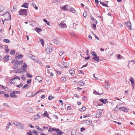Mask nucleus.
Returning <instances> with one entry per match:
<instances>
[{
    "label": "nucleus",
    "mask_w": 135,
    "mask_h": 135,
    "mask_svg": "<svg viewBox=\"0 0 135 135\" xmlns=\"http://www.w3.org/2000/svg\"><path fill=\"white\" fill-rule=\"evenodd\" d=\"M52 131H56L57 132V135H61L64 133L62 131H60V130L58 128H52L51 127H50L49 128L48 131L51 132Z\"/></svg>",
    "instance_id": "obj_1"
},
{
    "label": "nucleus",
    "mask_w": 135,
    "mask_h": 135,
    "mask_svg": "<svg viewBox=\"0 0 135 135\" xmlns=\"http://www.w3.org/2000/svg\"><path fill=\"white\" fill-rule=\"evenodd\" d=\"M27 10L26 9H21L18 12V14L19 15H24L27 16Z\"/></svg>",
    "instance_id": "obj_2"
},
{
    "label": "nucleus",
    "mask_w": 135,
    "mask_h": 135,
    "mask_svg": "<svg viewBox=\"0 0 135 135\" xmlns=\"http://www.w3.org/2000/svg\"><path fill=\"white\" fill-rule=\"evenodd\" d=\"M3 16L4 17L5 16H8V17H9L10 18H8V19H7L6 18H5L4 19V21H3V20H2V21L4 22V21H8L10 19H11V15H10V14L9 13L7 12H6L4 14H3Z\"/></svg>",
    "instance_id": "obj_3"
},
{
    "label": "nucleus",
    "mask_w": 135,
    "mask_h": 135,
    "mask_svg": "<svg viewBox=\"0 0 135 135\" xmlns=\"http://www.w3.org/2000/svg\"><path fill=\"white\" fill-rule=\"evenodd\" d=\"M27 67V64L25 63H24L23 65L21 67V69L23 70L22 73H24L27 70L26 68Z\"/></svg>",
    "instance_id": "obj_4"
},
{
    "label": "nucleus",
    "mask_w": 135,
    "mask_h": 135,
    "mask_svg": "<svg viewBox=\"0 0 135 135\" xmlns=\"http://www.w3.org/2000/svg\"><path fill=\"white\" fill-rule=\"evenodd\" d=\"M61 66L63 68H66L69 66V64L67 62H63L61 63Z\"/></svg>",
    "instance_id": "obj_5"
},
{
    "label": "nucleus",
    "mask_w": 135,
    "mask_h": 135,
    "mask_svg": "<svg viewBox=\"0 0 135 135\" xmlns=\"http://www.w3.org/2000/svg\"><path fill=\"white\" fill-rule=\"evenodd\" d=\"M35 79L37 80L40 83L42 82V78L40 76H37L36 77Z\"/></svg>",
    "instance_id": "obj_6"
},
{
    "label": "nucleus",
    "mask_w": 135,
    "mask_h": 135,
    "mask_svg": "<svg viewBox=\"0 0 135 135\" xmlns=\"http://www.w3.org/2000/svg\"><path fill=\"white\" fill-rule=\"evenodd\" d=\"M84 123L86 125H89L91 123L92 121L91 120H88L83 121Z\"/></svg>",
    "instance_id": "obj_7"
},
{
    "label": "nucleus",
    "mask_w": 135,
    "mask_h": 135,
    "mask_svg": "<svg viewBox=\"0 0 135 135\" xmlns=\"http://www.w3.org/2000/svg\"><path fill=\"white\" fill-rule=\"evenodd\" d=\"M52 51V48L50 47H47L46 50V51L48 54L50 53Z\"/></svg>",
    "instance_id": "obj_8"
},
{
    "label": "nucleus",
    "mask_w": 135,
    "mask_h": 135,
    "mask_svg": "<svg viewBox=\"0 0 135 135\" xmlns=\"http://www.w3.org/2000/svg\"><path fill=\"white\" fill-rule=\"evenodd\" d=\"M29 56L32 59L36 62H37V58L36 57L33 56L31 54H30Z\"/></svg>",
    "instance_id": "obj_9"
},
{
    "label": "nucleus",
    "mask_w": 135,
    "mask_h": 135,
    "mask_svg": "<svg viewBox=\"0 0 135 135\" xmlns=\"http://www.w3.org/2000/svg\"><path fill=\"white\" fill-rule=\"evenodd\" d=\"M92 59L95 61H99V56H97V55H96V56H94L93 57Z\"/></svg>",
    "instance_id": "obj_10"
},
{
    "label": "nucleus",
    "mask_w": 135,
    "mask_h": 135,
    "mask_svg": "<svg viewBox=\"0 0 135 135\" xmlns=\"http://www.w3.org/2000/svg\"><path fill=\"white\" fill-rule=\"evenodd\" d=\"M28 3H24L21 6V7L28 8Z\"/></svg>",
    "instance_id": "obj_11"
},
{
    "label": "nucleus",
    "mask_w": 135,
    "mask_h": 135,
    "mask_svg": "<svg viewBox=\"0 0 135 135\" xmlns=\"http://www.w3.org/2000/svg\"><path fill=\"white\" fill-rule=\"evenodd\" d=\"M59 26L61 28H66L67 27V26L66 24L63 23H60L59 25Z\"/></svg>",
    "instance_id": "obj_12"
},
{
    "label": "nucleus",
    "mask_w": 135,
    "mask_h": 135,
    "mask_svg": "<svg viewBox=\"0 0 135 135\" xmlns=\"http://www.w3.org/2000/svg\"><path fill=\"white\" fill-rule=\"evenodd\" d=\"M90 17L91 20L94 23L96 24H97L98 23V22L97 20L95 19H94L93 16H91Z\"/></svg>",
    "instance_id": "obj_13"
},
{
    "label": "nucleus",
    "mask_w": 135,
    "mask_h": 135,
    "mask_svg": "<svg viewBox=\"0 0 135 135\" xmlns=\"http://www.w3.org/2000/svg\"><path fill=\"white\" fill-rule=\"evenodd\" d=\"M42 116L44 117H47L48 118H50L49 116V114L46 111H45V112L42 114Z\"/></svg>",
    "instance_id": "obj_14"
},
{
    "label": "nucleus",
    "mask_w": 135,
    "mask_h": 135,
    "mask_svg": "<svg viewBox=\"0 0 135 135\" xmlns=\"http://www.w3.org/2000/svg\"><path fill=\"white\" fill-rule=\"evenodd\" d=\"M127 24V27H128L129 28V29H130V30H131V22L129 21H128L127 22V23L126 24Z\"/></svg>",
    "instance_id": "obj_15"
},
{
    "label": "nucleus",
    "mask_w": 135,
    "mask_h": 135,
    "mask_svg": "<svg viewBox=\"0 0 135 135\" xmlns=\"http://www.w3.org/2000/svg\"><path fill=\"white\" fill-rule=\"evenodd\" d=\"M32 92L30 91L27 94L26 96L27 97H33L35 95V94L33 95H32Z\"/></svg>",
    "instance_id": "obj_16"
},
{
    "label": "nucleus",
    "mask_w": 135,
    "mask_h": 135,
    "mask_svg": "<svg viewBox=\"0 0 135 135\" xmlns=\"http://www.w3.org/2000/svg\"><path fill=\"white\" fill-rule=\"evenodd\" d=\"M15 65L16 66H18V67L20 65V61L19 60L15 61Z\"/></svg>",
    "instance_id": "obj_17"
},
{
    "label": "nucleus",
    "mask_w": 135,
    "mask_h": 135,
    "mask_svg": "<svg viewBox=\"0 0 135 135\" xmlns=\"http://www.w3.org/2000/svg\"><path fill=\"white\" fill-rule=\"evenodd\" d=\"M13 123L15 125H16V126H20L21 124V123L16 121H15L13 122Z\"/></svg>",
    "instance_id": "obj_18"
},
{
    "label": "nucleus",
    "mask_w": 135,
    "mask_h": 135,
    "mask_svg": "<svg viewBox=\"0 0 135 135\" xmlns=\"http://www.w3.org/2000/svg\"><path fill=\"white\" fill-rule=\"evenodd\" d=\"M129 80L131 82V84H134V81L133 77H131Z\"/></svg>",
    "instance_id": "obj_19"
},
{
    "label": "nucleus",
    "mask_w": 135,
    "mask_h": 135,
    "mask_svg": "<svg viewBox=\"0 0 135 135\" xmlns=\"http://www.w3.org/2000/svg\"><path fill=\"white\" fill-rule=\"evenodd\" d=\"M9 55H6L4 57L3 59L5 61H7L9 59Z\"/></svg>",
    "instance_id": "obj_20"
},
{
    "label": "nucleus",
    "mask_w": 135,
    "mask_h": 135,
    "mask_svg": "<svg viewBox=\"0 0 135 135\" xmlns=\"http://www.w3.org/2000/svg\"><path fill=\"white\" fill-rule=\"evenodd\" d=\"M69 73L71 75H73L75 73V71L73 69H71L69 70Z\"/></svg>",
    "instance_id": "obj_21"
},
{
    "label": "nucleus",
    "mask_w": 135,
    "mask_h": 135,
    "mask_svg": "<svg viewBox=\"0 0 135 135\" xmlns=\"http://www.w3.org/2000/svg\"><path fill=\"white\" fill-rule=\"evenodd\" d=\"M84 84L85 83L81 81H79L78 83V84L81 86L84 85Z\"/></svg>",
    "instance_id": "obj_22"
},
{
    "label": "nucleus",
    "mask_w": 135,
    "mask_h": 135,
    "mask_svg": "<svg viewBox=\"0 0 135 135\" xmlns=\"http://www.w3.org/2000/svg\"><path fill=\"white\" fill-rule=\"evenodd\" d=\"M21 71L20 68L18 69L15 70V72L16 73H21Z\"/></svg>",
    "instance_id": "obj_23"
},
{
    "label": "nucleus",
    "mask_w": 135,
    "mask_h": 135,
    "mask_svg": "<svg viewBox=\"0 0 135 135\" xmlns=\"http://www.w3.org/2000/svg\"><path fill=\"white\" fill-rule=\"evenodd\" d=\"M101 115L100 113H98V112H97L96 114V117L97 118H99L100 117Z\"/></svg>",
    "instance_id": "obj_24"
},
{
    "label": "nucleus",
    "mask_w": 135,
    "mask_h": 135,
    "mask_svg": "<svg viewBox=\"0 0 135 135\" xmlns=\"http://www.w3.org/2000/svg\"><path fill=\"white\" fill-rule=\"evenodd\" d=\"M35 30L38 33L42 31V30L41 28H38L37 27L36 28Z\"/></svg>",
    "instance_id": "obj_25"
},
{
    "label": "nucleus",
    "mask_w": 135,
    "mask_h": 135,
    "mask_svg": "<svg viewBox=\"0 0 135 135\" xmlns=\"http://www.w3.org/2000/svg\"><path fill=\"white\" fill-rule=\"evenodd\" d=\"M5 48L6 52H8L9 51V49H8V46L7 45H5Z\"/></svg>",
    "instance_id": "obj_26"
},
{
    "label": "nucleus",
    "mask_w": 135,
    "mask_h": 135,
    "mask_svg": "<svg viewBox=\"0 0 135 135\" xmlns=\"http://www.w3.org/2000/svg\"><path fill=\"white\" fill-rule=\"evenodd\" d=\"M23 55H20L18 56H16V58L17 59H20L23 57Z\"/></svg>",
    "instance_id": "obj_27"
},
{
    "label": "nucleus",
    "mask_w": 135,
    "mask_h": 135,
    "mask_svg": "<svg viewBox=\"0 0 135 135\" xmlns=\"http://www.w3.org/2000/svg\"><path fill=\"white\" fill-rule=\"evenodd\" d=\"M100 3L103 6H105L107 7H108L107 5L105 3H104L102 2H100Z\"/></svg>",
    "instance_id": "obj_28"
},
{
    "label": "nucleus",
    "mask_w": 135,
    "mask_h": 135,
    "mask_svg": "<svg viewBox=\"0 0 135 135\" xmlns=\"http://www.w3.org/2000/svg\"><path fill=\"white\" fill-rule=\"evenodd\" d=\"M43 21L45 22L48 25H50V22L48 21L46 19H44Z\"/></svg>",
    "instance_id": "obj_29"
},
{
    "label": "nucleus",
    "mask_w": 135,
    "mask_h": 135,
    "mask_svg": "<svg viewBox=\"0 0 135 135\" xmlns=\"http://www.w3.org/2000/svg\"><path fill=\"white\" fill-rule=\"evenodd\" d=\"M86 107L85 106H84L82 107L79 110H80L81 111H84V110H86Z\"/></svg>",
    "instance_id": "obj_30"
},
{
    "label": "nucleus",
    "mask_w": 135,
    "mask_h": 135,
    "mask_svg": "<svg viewBox=\"0 0 135 135\" xmlns=\"http://www.w3.org/2000/svg\"><path fill=\"white\" fill-rule=\"evenodd\" d=\"M3 41L8 43H9L10 42V40H9L7 39H4L3 40Z\"/></svg>",
    "instance_id": "obj_31"
},
{
    "label": "nucleus",
    "mask_w": 135,
    "mask_h": 135,
    "mask_svg": "<svg viewBox=\"0 0 135 135\" xmlns=\"http://www.w3.org/2000/svg\"><path fill=\"white\" fill-rule=\"evenodd\" d=\"M68 5H66L63 6L62 7V8L68 10Z\"/></svg>",
    "instance_id": "obj_32"
},
{
    "label": "nucleus",
    "mask_w": 135,
    "mask_h": 135,
    "mask_svg": "<svg viewBox=\"0 0 135 135\" xmlns=\"http://www.w3.org/2000/svg\"><path fill=\"white\" fill-rule=\"evenodd\" d=\"M34 117H35V119H38L40 117V116L39 115H38V114L36 115H35L34 116Z\"/></svg>",
    "instance_id": "obj_33"
},
{
    "label": "nucleus",
    "mask_w": 135,
    "mask_h": 135,
    "mask_svg": "<svg viewBox=\"0 0 135 135\" xmlns=\"http://www.w3.org/2000/svg\"><path fill=\"white\" fill-rule=\"evenodd\" d=\"M2 94H4V96L7 97H9V95L8 94H6V92L4 91H2Z\"/></svg>",
    "instance_id": "obj_34"
},
{
    "label": "nucleus",
    "mask_w": 135,
    "mask_h": 135,
    "mask_svg": "<svg viewBox=\"0 0 135 135\" xmlns=\"http://www.w3.org/2000/svg\"><path fill=\"white\" fill-rule=\"evenodd\" d=\"M15 95V92H14L13 91H12L10 93V96L12 97H13L14 95Z\"/></svg>",
    "instance_id": "obj_35"
},
{
    "label": "nucleus",
    "mask_w": 135,
    "mask_h": 135,
    "mask_svg": "<svg viewBox=\"0 0 135 135\" xmlns=\"http://www.w3.org/2000/svg\"><path fill=\"white\" fill-rule=\"evenodd\" d=\"M40 41L42 45L43 46L44 45V41L43 40V39H41L40 40Z\"/></svg>",
    "instance_id": "obj_36"
},
{
    "label": "nucleus",
    "mask_w": 135,
    "mask_h": 135,
    "mask_svg": "<svg viewBox=\"0 0 135 135\" xmlns=\"http://www.w3.org/2000/svg\"><path fill=\"white\" fill-rule=\"evenodd\" d=\"M37 62L39 64V65L41 66H42L43 65V64H42V63L40 61V60H37Z\"/></svg>",
    "instance_id": "obj_37"
},
{
    "label": "nucleus",
    "mask_w": 135,
    "mask_h": 135,
    "mask_svg": "<svg viewBox=\"0 0 135 135\" xmlns=\"http://www.w3.org/2000/svg\"><path fill=\"white\" fill-rule=\"evenodd\" d=\"M87 12H85L84 13H83V16L85 18L86 16H87Z\"/></svg>",
    "instance_id": "obj_38"
},
{
    "label": "nucleus",
    "mask_w": 135,
    "mask_h": 135,
    "mask_svg": "<svg viewBox=\"0 0 135 135\" xmlns=\"http://www.w3.org/2000/svg\"><path fill=\"white\" fill-rule=\"evenodd\" d=\"M119 110V108H118V105H117L115 107V108L114 109V111H118Z\"/></svg>",
    "instance_id": "obj_39"
},
{
    "label": "nucleus",
    "mask_w": 135,
    "mask_h": 135,
    "mask_svg": "<svg viewBox=\"0 0 135 135\" xmlns=\"http://www.w3.org/2000/svg\"><path fill=\"white\" fill-rule=\"evenodd\" d=\"M15 78H13L12 79L9 80V81L10 83H13V80L15 79Z\"/></svg>",
    "instance_id": "obj_40"
},
{
    "label": "nucleus",
    "mask_w": 135,
    "mask_h": 135,
    "mask_svg": "<svg viewBox=\"0 0 135 135\" xmlns=\"http://www.w3.org/2000/svg\"><path fill=\"white\" fill-rule=\"evenodd\" d=\"M54 98V97H53L52 95L48 97V99L49 100H51L52 99H53Z\"/></svg>",
    "instance_id": "obj_41"
},
{
    "label": "nucleus",
    "mask_w": 135,
    "mask_h": 135,
    "mask_svg": "<svg viewBox=\"0 0 135 135\" xmlns=\"http://www.w3.org/2000/svg\"><path fill=\"white\" fill-rule=\"evenodd\" d=\"M15 52V51L14 50H12L10 52V54L11 55L13 54Z\"/></svg>",
    "instance_id": "obj_42"
},
{
    "label": "nucleus",
    "mask_w": 135,
    "mask_h": 135,
    "mask_svg": "<svg viewBox=\"0 0 135 135\" xmlns=\"http://www.w3.org/2000/svg\"><path fill=\"white\" fill-rule=\"evenodd\" d=\"M91 54L94 56V57L95 56H96V55H97L95 53L94 51H93L91 52Z\"/></svg>",
    "instance_id": "obj_43"
},
{
    "label": "nucleus",
    "mask_w": 135,
    "mask_h": 135,
    "mask_svg": "<svg viewBox=\"0 0 135 135\" xmlns=\"http://www.w3.org/2000/svg\"><path fill=\"white\" fill-rule=\"evenodd\" d=\"M93 93L96 95H99V93L97 92L96 90H94L93 91Z\"/></svg>",
    "instance_id": "obj_44"
},
{
    "label": "nucleus",
    "mask_w": 135,
    "mask_h": 135,
    "mask_svg": "<svg viewBox=\"0 0 135 135\" xmlns=\"http://www.w3.org/2000/svg\"><path fill=\"white\" fill-rule=\"evenodd\" d=\"M100 101L102 102L103 103L105 104L106 103V102H105L104 100V99H100Z\"/></svg>",
    "instance_id": "obj_45"
},
{
    "label": "nucleus",
    "mask_w": 135,
    "mask_h": 135,
    "mask_svg": "<svg viewBox=\"0 0 135 135\" xmlns=\"http://www.w3.org/2000/svg\"><path fill=\"white\" fill-rule=\"evenodd\" d=\"M61 79L62 81H66V78L64 77H62L61 78Z\"/></svg>",
    "instance_id": "obj_46"
},
{
    "label": "nucleus",
    "mask_w": 135,
    "mask_h": 135,
    "mask_svg": "<svg viewBox=\"0 0 135 135\" xmlns=\"http://www.w3.org/2000/svg\"><path fill=\"white\" fill-rule=\"evenodd\" d=\"M63 51L62 50L59 53V55L60 56H61L62 54L64 53Z\"/></svg>",
    "instance_id": "obj_47"
},
{
    "label": "nucleus",
    "mask_w": 135,
    "mask_h": 135,
    "mask_svg": "<svg viewBox=\"0 0 135 135\" xmlns=\"http://www.w3.org/2000/svg\"><path fill=\"white\" fill-rule=\"evenodd\" d=\"M23 86V84H20L19 85H16V87L18 88H20L22 86Z\"/></svg>",
    "instance_id": "obj_48"
},
{
    "label": "nucleus",
    "mask_w": 135,
    "mask_h": 135,
    "mask_svg": "<svg viewBox=\"0 0 135 135\" xmlns=\"http://www.w3.org/2000/svg\"><path fill=\"white\" fill-rule=\"evenodd\" d=\"M36 127L37 129H38V130L41 131H43V129L41 130V129H40L39 127L38 126H36Z\"/></svg>",
    "instance_id": "obj_49"
},
{
    "label": "nucleus",
    "mask_w": 135,
    "mask_h": 135,
    "mask_svg": "<svg viewBox=\"0 0 135 135\" xmlns=\"http://www.w3.org/2000/svg\"><path fill=\"white\" fill-rule=\"evenodd\" d=\"M71 11L73 13L75 12V9L73 8H71Z\"/></svg>",
    "instance_id": "obj_50"
},
{
    "label": "nucleus",
    "mask_w": 135,
    "mask_h": 135,
    "mask_svg": "<svg viewBox=\"0 0 135 135\" xmlns=\"http://www.w3.org/2000/svg\"><path fill=\"white\" fill-rule=\"evenodd\" d=\"M26 75H27V76L28 77L32 78V75H30L28 73H27Z\"/></svg>",
    "instance_id": "obj_51"
},
{
    "label": "nucleus",
    "mask_w": 135,
    "mask_h": 135,
    "mask_svg": "<svg viewBox=\"0 0 135 135\" xmlns=\"http://www.w3.org/2000/svg\"><path fill=\"white\" fill-rule=\"evenodd\" d=\"M98 111L97 112H98V113H100L101 114H102V113L103 112V110H102L98 109Z\"/></svg>",
    "instance_id": "obj_52"
},
{
    "label": "nucleus",
    "mask_w": 135,
    "mask_h": 135,
    "mask_svg": "<svg viewBox=\"0 0 135 135\" xmlns=\"http://www.w3.org/2000/svg\"><path fill=\"white\" fill-rule=\"evenodd\" d=\"M22 78L23 80H25L26 79V78L24 76V75L23 74L22 75Z\"/></svg>",
    "instance_id": "obj_53"
},
{
    "label": "nucleus",
    "mask_w": 135,
    "mask_h": 135,
    "mask_svg": "<svg viewBox=\"0 0 135 135\" xmlns=\"http://www.w3.org/2000/svg\"><path fill=\"white\" fill-rule=\"evenodd\" d=\"M20 129H23L25 127L22 124H21V126H20Z\"/></svg>",
    "instance_id": "obj_54"
},
{
    "label": "nucleus",
    "mask_w": 135,
    "mask_h": 135,
    "mask_svg": "<svg viewBox=\"0 0 135 135\" xmlns=\"http://www.w3.org/2000/svg\"><path fill=\"white\" fill-rule=\"evenodd\" d=\"M31 79L28 80H27V82L28 84H30L31 83Z\"/></svg>",
    "instance_id": "obj_55"
},
{
    "label": "nucleus",
    "mask_w": 135,
    "mask_h": 135,
    "mask_svg": "<svg viewBox=\"0 0 135 135\" xmlns=\"http://www.w3.org/2000/svg\"><path fill=\"white\" fill-rule=\"evenodd\" d=\"M93 28H94V29H95L96 28V25L95 24H93Z\"/></svg>",
    "instance_id": "obj_56"
},
{
    "label": "nucleus",
    "mask_w": 135,
    "mask_h": 135,
    "mask_svg": "<svg viewBox=\"0 0 135 135\" xmlns=\"http://www.w3.org/2000/svg\"><path fill=\"white\" fill-rule=\"evenodd\" d=\"M3 105L4 106H6L7 107H9V105L6 103H3Z\"/></svg>",
    "instance_id": "obj_57"
},
{
    "label": "nucleus",
    "mask_w": 135,
    "mask_h": 135,
    "mask_svg": "<svg viewBox=\"0 0 135 135\" xmlns=\"http://www.w3.org/2000/svg\"><path fill=\"white\" fill-rule=\"evenodd\" d=\"M90 116V115H89V114L86 115H84L83 116V117L84 118H86V117H89Z\"/></svg>",
    "instance_id": "obj_58"
},
{
    "label": "nucleus",
    "mask_w": 135,
    "mask_h": 135,
    "mask_svg": "<svg viewBox=\"0 0 135 135\" xmlns=\"http://www.w3.org/2000/svg\"><path fill=\"white\" fill-rule=\"evenodd\" d=\"M123 111L124 112H127L128 111V110L126 108L124 107V109H123Z\"/></svg>",
    "instance_id": "obj_59"
},
{
    "label": "nucleus",
    "mask_w": 135,
    "mask_h": 135,
    "mask_svg": "<svg viewBox=\"0 0 135 135\" xmlns=\"http://www.w3.org/2000/svg\"><path fill=\"white\" fill-rule=\"evenodd\" d=\"M59 101L60 103H61V104L62 105H63L64 104V103L61 100H59Z\"/></svg>",
    "instance_id": "obj_60"
},
{
    "label": "nucleus",
    "mask_w": 135,
    "mask_h": 135,
    "mask_svg": "<svg viewBox=\"0 0 135 135\" xmlns=\"http://www.w3.org/2000/svg\"><path fill=\"white\" fill-rule=\"evenodd\" d=\"M31 6L34 7L35 6H36V5H35V4L34 3L32 2L31 4Z\"/></svg>",
    "instance_id": "obj_61"
},
{
    "label": "nucleus",
    "mask_w": 135,
    "mask_h": 135,
    "mask_svg": "<svg viewBox=\"0 0 135 135\" xmlns=\"http://www.w3.org/2000/svg\"><path fill=\"white\" fill-rule=\"evenodd\" d=\"M18 68V66H17L16 65H14L13 66V69H16L17 68Z\"/></svg>",
    "instance_id": "obj_62"
},
{
    "label": "nucleus",
    "mask_w": 135,
    "mask_h": 135,
    "mask_svg": "<svg viewBox=\"0 0 135 135\" xmlns=\"http://www.w3.org/2000/svg\"><path fill=\"white\" fill-rule=\"evenodd\" d=\"M17 7L16 5H14L13 7V9L14 10H16Z\"/></svg>",
    "instance_id": "obj_63"
},
{
    "label": "nucleus",
    "mask_w": 135,
    "mask_h": 135,
    "mask_svg": "<svg viewBox=\"0 0 135 135\" xmlns=\"http://www.w3.org/2000/svg\"><path fill=\"white\" fill-rule=\"evenodd\" d=\"M28 86V85L27 84H25L23 87V88H24L27 86Z\"/></svg>",
    "instance_id": "obj_64"
}]
</instances>
